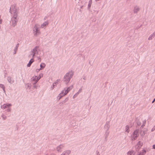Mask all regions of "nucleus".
I'll return each instance as SVG.
<instances>
[{
  "mask_svg": "<svg viewBox=\"0 0 155 155\" xmlns=\"http://www.w3.org/2000/svg\"><path fill=\"white\" fill-rule=\"evenodd\" d=\"M72 86H71L68 87L65 91L63 90L59 95V99H61L62 97L66 95L72 88Z\"/></svg>",
  "mask_w": 155,
  "mask_h": 155,
  "instance_id": "1",
  "label": "nucleus"
},
{
  "mask_svg": "<svg viewBox=\"0 0 155 155\" xmlns=\"http://www.w3.org/2000/svg\"><path fill=\"white\" fill-rule=\"evenodd\" d=\"M73 73L72 72L67 74L64 77V81L66 83H68L73 76Z\"/></svg>",
  "mask_w": 155,
  "mask_h": 155,
  "instance_id": "2",
  "label": "nucleus"
},
{
  "mask_svg": "<svg viewBox=\"0 0 155 155\" xmlns=\"http://www.w3.org/2000/svg\"><path fill=\"white\" fill-rule=\"evenodd\" d=\"M38 27V25L37 24L35 25L33 28V33L35 36H37L40 33V31Z\"/></svg>",
  "mask_w": 155,
  "mask_h": 155,
  "instance_id": "3",
  "label": "nucleus"
},
{
  "mask_svg": "<svg viewBox=\"0 0 155 155\" xmlns=\"http://www.w3.org/2000/svg\"><path fill=\"white\" fill-rule=\"evenodd\" d=\"M10 12L13 15H17V10L15 6L13 5L11 7L10 9Z\"/></svg>",
  "mask_w": 155,
  "mask_h": 155,
  "instance_id": "4",
  "label": "nucleus"
},
{
  "mask_svg": "<svg viewBox=\"0 0 155 155\" xmlns=\"http://www.w3.org/2000/svg\"><path fill=\"white\" fill-rule=\"evenodd\" d=\"M17 15H13V17L12 18V23L13 26L15 25L17 21Z\"/></svg>",
  "mask_w": 155,
  "mask_h": 155,
  "instance_id": "5",
  "label": "nucleus"
},
{
  "mask_svg": "<svg viewBox=\"0 0 155 155\" xmlns=\"http://www.w3.org/2000/svg\"><path fill=\"white\" fill-rule=\"evenodd\" d=\"M138 136V131L136 130L134 131L132 137V140H135Z\"/></svg>",
  "mask_w": 155,
  "mask_h": 155,
  "instance_id": "6",
  "label": "nucleus"
},
{
  "mask_svg": "<svg viewBox=\"0 0 155 155\" xmlns=\"http://www.w3.org/2000/svg\"><path fill=\"white\" fill-rule=\"evenodd\" d=\"M40 79V78L37 76L33 77V81H34L35 84Z\"/></svg>",
  "mask_w": 155,
  "mask_h": 155,
  "instance_id": "7",
  "label": "nucleus"
},
{
  "mask_svg": "<svg viewBox=\"0 0 155 155\" xmlns=\"http://www.w3.org/2000/svg\"><path fill=\"white\" fill-rule=\"evenodd\" d=\"M48 24V21H46L44 22L41 25V27L43 28L44 27H46Z\"/></svg>",
  "mask_w": 155,
  "mask_h": 155,
  "instance_id": "8",
  "label": "nucleus"
},
{
  "mask_svg": "<svg viewBox=\"0 0 155 155\" xmlns=\"http://www.w3.org/2000/svg\"><path fill=\"white\" fill-rule=\"evenodd\" d=\"M11 106V104H8L3 105L1 106V107L2 108L5 109Z\"/></svg>",
  "mask_w": 155,
  "mask_h": 155,
  "instance_id": "9",
  "label": "nucleus"
},
{
  "mask_svg": "<svg viewBox=\"0 0 155 155\" xmlns=\"http://www.w3.org/2000/svg\"><path fill=\"white\" fill-rule=\"evenodd\" d=\"M139 9H140V8L138 6H136L134 7V13H137L139 11Z\"/></svg>",
  "mask_w": 155,
  "mask_h": 155,
  "instance_id": "10",
  "label": "nucleus"
},
{
  "mask_svg": "<svg viewBox=\"0 0 155 155\" xmlns=\"http://www.w3.org/2000/svg\"><path fill=\"white\" fill-rule=\"evenodd\" d=\"M45 63H41L40 64V69L42 70L45 68Z\"/></svg>",
  "mask_w": 155,
  "mask_h": 155,
  "instance_id": "11",
  "label": "nucleus"
},
{
  "mask_svg": "<svg viewBox=\"0 0 155 155\" xmlns=\"http://www.w3.org/2000/svg\"><path fill=\"white\" fill-rule=\"evenodd\" d=\"M146 153V151L145 150L143 149L142 150V151L138 155H144Z\"/></svg>",
  "mask_w": 155,
  "mask_h": 155,
  "instance_id": "12",
  "label": "nucleus"
},
{
  "mask_svg": "<svg viewBox=\"0 0 155 155\" xmlns=\"http://www.w3.org/2000/svg\"><path fill=\"white\" fill-rule=\"evenodd\" d=\"M34 60L33 59H31L29 61V63L28 64V67H30L31 64L33 62Z\"/></svg>",
  "mask_w": 155,
  "mask_h": 155,
  "instance_id": "13",
  "label": "nucleus"
},
{
  "mask_svg": "<svg viewBox=\"0 0 155 155\" xmlns=\"http://www.w3.org/2000/svg\"><path fill=\"white\" fill-rule=\"evenodd\" d=\"M134 151H129L127 153V155H134Z\"/></svg>",
  "mask_w": 155,
  "mask_h": 155,
  "instance_id": "14",
  "label": "nucleus"
},
{
  "mask_svg": "<svg viewBox=\"0 0 155 155\" xmlns=\"http://www.w3.org/2000/svg\"><path fill=\"white\" fill-rule=\"evenodd\" d=\"M142 143L140 141H139L137 145V146H138L139 148H140L142 147Z\"/></svg>",
  "mask_w": 155,
  "mask_h": 155,
  "instance_id": "15",
  "label": "nucleus"
},
{
  "mask_svg": "<svg viewBox=\"0 0 155 155\" xmlns=\"http://www.w3.org/2000/svg\"><path fill=\"white\" fill-rule=\"evenodd\" d=\"M70 152V150H67L63 153V155H68Z\"/></svg>",
  "mask_w": 155,
  "mask_h": 155,
  "instance_id": "16",
  "label": "nucleus"
},
{
  "mask_svg": "<svg viewBox=\"0 0 155 155\" xmlns=\"http://www.w3.org/2000/svg\"><path fill=\"white\" fill-rule=\"evenodd\" d=\"M125 130L126 131H127L128 133H129V127L128 126H126L125 127Z\"/></svg>",
  "mask_w": 155,
  "mask_h": 155,
  "instance_id": "17",
  "label": "nucleus"
},
{
  "mask_svg": "<svg viewBox=\"0 0 155 155\" xmlns=\"http://www.w3.org/2000/svg\"><path fill=\"white\" fill-rule=\"evenodd\" d=\"M8 80L9 81V82L11 83H12L13 82V80H12L11 78H8Z\"/></svg>",
  "mask_w": 155,
  "mask_h": 155,
  "instance_id": "18",
  "label": "nucleus"
},
{
  "mask_svg": "<svg viewBox=\"0 0 155 155\" xmlns=\"http://www.w3.org/2000/svg\"><path fill=\"white\" fill-rule=\"evenodd\" d=\"M36 51V50L35 49H33V50L32 51V52L33 53V57L34 55H35V51Z\"/></svg>",
  "mask_w": 155,
  "mask_h": 155,
  "instance_id": "19",
  "label": "nucleus"
},
{
  "mask_svg": "<svg viewBox=\"0 0 155 155\" xmlns=\"http://www.w3.org/2000/svg\"><path fill=\"white\" fill-rule=\"evenodd\" d=\"M43 76V74H39L38 77L40 78Z\"/></svg>",
  "mask_w": 155,
  "mask_h": 155,
  "instance_id": "20",
  "label": "nucleus"
},
{
  "mask_svg": "<svg viewBox=\"0 0 155 155\" xmlns=\"http://www.w3.org/2000/svg\"><path fill=\"white\" fill-rule=\"evenodd\" d=\"M0 87H1L2 88H3V89L4 88V86L2 84H0Z\"/></svg>",
  "mask_w": 155,
  "mask_h": 155,
  "instance_id": "21",
  "label": "nucleus"
},
{
  "mask_svg": "<svg viewBox=\"0 0 155 155\" xmlns=\"http://www.w3.org/2000/svg\"><path fill=\"white\" fill-rule=\"evenodd\" d=\"M40 69H37L36 70V71L37 72H38L40 70Z\"/></svg>",
  "mask_w": 155,
  "mask_h": 155,
  "instance_id": "22",
  "label": "nucleus"
},
{
  "mask_svg": "<svg viewBox=\"0 0 155 155\" xmlns=\"http://www.w3.org/2000/svg\"><path fill=\"white\" fill-rule=\"evenodd\" d=\"M153 149H155V145H153Z\"/></svg>",
  "mask_w": 155,
  "mask_h": 155,
  "instance_id": "23",
  "label": "nucleus"
},
{
  "mask_svg": "<svg viewBox=\"0 0 155 155\" xmlns=\"http://www.w3.org/2000/svg\"><path fill=\"white\" fill-rule=\"evenodd\" d=\"M155 101V98L152 101V103H154V102Z\"/></svg>",
  "mask_w": 155,
  "mask_h": 155,
  "instance_id": "24",
  "label": "nucleus"
},
{
  "mask_svg": "<svg viewBox=\"0 0 155 155\" xmlns=\"http://www.w3.org/2000/svg\"><path fill=\"white\" fill-rule=\"evenodd\" d=\"M137 124H138V125H140V123H138Z\"/></svg>",
  "mask_w": 155,
  "mask_h": 155,
  "instance_id": "25",
  "label": "nucleus"
},
{
  "mask_svg": "<svg viewBox=\"0 0 155 155\" xmlns=\"http://www.w3.org/2000/svg\"><path fill=\"white\" fill-rule=\"evenodd\" d=\"M55 84V83H54L53 84V85L54 86V84Z\"/></svg>",
  "mask_w": 155,
  "mask_h": 155,
  "instance_id": "26",
  "label": "nucleus"
},
{
  "mask_svg": "<svg viewBox=\"0 0 155 155\" xmlns=\"http://www.w3.org/2000/svg\"><path fill=\"white\" fill-rule=\"evenodd\" d=\"M91 2H92V0H91Z\"/></svg>",
  "mask_w": 155,
  "mask_h": 155,
  "instance_id": "27",
  "label": "nucleus"
}]
</instances>
